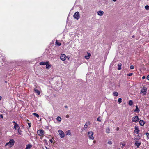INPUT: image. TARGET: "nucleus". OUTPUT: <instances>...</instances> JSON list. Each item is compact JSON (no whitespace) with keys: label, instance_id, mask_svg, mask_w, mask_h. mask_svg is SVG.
<instances>
[{"label":"nucleus","instance_id":"f257e3e1","mask_svg":"<svg viewBox=\"0 0 149 149\" xmlns=\"http://www.w3.org/2000/svg\"><path fill=\"white\" fill-rule=\"evenodd\" d=\"M37 134L38 135L40 136L43 137L44 136V131L42 129H40L37 131ZM42 139V138H40Z\"/></svg>","mask_w":149,"mask_h":149},{"label":"nucleus","instance_id":"f03ea898","mask_svg":"<svg viewBox=\"0 0 149 149\" xmlns=\"http://www.w3.org/2000/svg\"><path fill=\"white\" fill-rule=\"evenodd\" d=\"M15 143V141L14 140L12 139L10 140V141L8 143H7L5 146H8L9 147H10L13 146Z\"/></svg>","mask_w":149,"mask_h":149},{"label":"nucleus","instance_id":"7ed1b4c3","mask_svg":"<svg viewBox=\"0 0 149 149\" xmlns=\"http://www.w3.org/2000/svg\"><path fill=\"white\" fill-rule=\"evenodd\" d=\"M73 17L74 19L77 20H78L80 17L79 12H76L73 15Z\"/></svg>","mask_w":149,"mask_h":149},{"label":"nucleus","instance_id":"20e7f679","mask_svg":"<svg viewBox=\"0 0 149 149\" xmlns=\"http://www.w3.org/2000/svg\"><path fill=\"white\" fill-rule=\"evenodd\" d=\"M93 133L92 131L89 132H88V137L89 139L92 140H93L94 139V137L93 136Z\"/></svg>","mask_w":149,"mask_h":149},{"label":"nucleus","instance_id":"39448f33","mask_svg":"<svg viewBox=\"0 0 149 149\" xmlns=\"http://www.w3.org/2000/svg\"><path fill=\"white\" fill-rule=\"evenodd\" d=\"M60 137L61 138H63L65 136V134L64 132L61 130H59L58 131Z\"/></svg>","mask_w":149,"mask_h":149},{"label":"nucleus","instance_id":"423d86ee","mask_svg":"<svg viewBox=\"0 0 149 149\" xmlns=\"http://www.w3.org/2000/svg\"><path fill=\"white\" fill-rule=\"evenodd\" d=\"M60 58L61 60L64 61L66 60L67 57L65 54H62L61 55Z\"/></svg>","mask_w":149,"mask_h":149},{"label":"nucleus","instance_id":"0eeeda50","mask_svg":"<svg viewBox=\"0 0 149 149\" xmlns=\"http://www.w3.org/2000/svg\"><path fill=\"white\" fill-rule=\"evenodd\" d=\"M147 88L146 87L143 88L141 90V93L143 94V95H145L146 93Z\"/></svg>","mask_w":149,"mask_h":149},{"label":"nucleus","instance_id":"6e6552de","mask_svg":"<svg viewBox=\"0 0 149 149\" xmlns=\"http://www.w3.org/2000/svg\"><path fill=\"white\" fill-rule=\"evenodd\" d=\"M139 118L137 116H136L132 118V121L134 122H137L138 121Z\"/></svg>","mask_w":149,"mask_h":149},{"label":"nucleus","instance_id":"1a4fd4ad","mask_svg":"<svg viewBox=\"0 0 149 149\" xmlns=\"http://www.w3.org/2000/svg\"><path fill=\"white\" fill-rule=\"evenodd\" d=\"M141 142L138 141H136L135 142V145L137 146V148H139V146L141 144Z\"/></svg>","mask_w":149,"mask_h":149},{"label":"nucleus","instance_id":"9d476101","mask_svg":"<svg viewBox=\"0 0 149 149\" xmlns=\"http://www.w3.org/2000/svg\"><path fill=\"white\" fill-rule=\"evenodd\" d=\"M90 124L89 122H86L84 126V128L85 129H87L88 128V126Z\"/></svg>","mask_w":149,"mask_h":149},{"label":"nucleus","instance_id":"9b49d317","mask_svg":"<svg viewBox=\"0 0 149 149\" xmlns=\"http://www.w3.org/2000/svg\"><path fill=\"white\" fill-rule=\"evenodd\" d=\"M134 133L136 134L139 133V130L137 127L135 126V127Z\"/></svg>","mask_w":149,"mask_h":149},{"label":"nucleus","instance_id":"f8f14e48","mask_svg":"<svg viewBox=\"0 0 149 149\" xmlns=\"http://www.w3.org/2000/svg\"><path fill=\"white\" fill-rule=\"evenodd\" d=\"M104 14V12L100 10L97 12V14L100 16H102Z\"/></svg>","mask_w":149,"mask_h":149},{"label":"nucleus","instance_id":"ddd939ff","mask_svg":"<svg viewBox=\"0 0 149 149\" xmlns=\"http://www.w3.org/2000/svg\"><path fill=\"white\" fill-rule=\"evenodd\" d=\"M35 92L37 93L38 95H39L40 94V92L37 89L35 88L34 89Z\"/></svg>","mask_w":149,"mask_h":149},{"label":"nucleus","instance_id":"4468645a","mask_svg":"<svg viewBox=\"0 0 149 149\" xmlns=\"http://www.w3.org/2000/svg\"><path fill=\"white\" fill-rule=\"evenodd\" d=\"M140 135H141V134H139L137 136H136V137H135L134 138V140H136L139 139L141 138V136Z\"/></svg>","mask_w":149,"mask_h":149},{"label":"nucleus","instance_id":"2eb2a0df","mask_svg":"<svg viewBox=\"0 0 149 149\" xmlns=\"http://www.w3.org/2000/svg\"><path fill=\"white\" fill-rule=\"evenodd\" d=\"M49 62L48 61H47L46 65H45L47 69H49L50 67V65L49 64Z\"/></svg>","mask_w":149,"mask_h":149},{"label":"nucleus","instance_id":"dca6fc26","mask_svg":"<svg viewBox=\"0 0 149 149\" xmlns=\"http://www.w3.org/2000/svg\"><path fill=\"white\" fill-rule=\"evenodd\" d=\"M32 146L31 144H28L26 146L25 149H30Z\"/></svg>","mask_w":149,"mask_h":149},{"label":"nucleus","instance_id":"f3484780","mask_svg":"<svg viewBox=\"0 0 149 149\" xmlns=\"http://www.w3.org/2000/svg\"><path fill=\"white\" fill-rule=\"evenodd\" d=\"M134 111L135 112H139L140 111V110L138 108L137 106H136V109L134 110Z\"/></svg>","mask_w":149,"mask_h":149},{"label":"nucleus","instance_id":"a211bd4d","mask_svg":"<svg viewBox=\"0 0 149 149\" xmlns=\"http://www.w3.org/2000/svg\"><path fill=\"white\" fill-rule=\"evenodd\" d=\"M91 56V54L90 53H88V55L85 56V57L86 59H88L90 58V57Z\"/></svg>","mask_w":149,"mask_h":149},{"label":"nucleus","instance_id":"6ab92c4d","mask_svg":"<svg viewBox=\"0 0 149 149\" xmlns=\"http://www.w3.org/2000/svg\"><path fill=\"white\" fill-rule=\"evenodd\" d=\"M139 123L141 125V126H143L145 123L144 122L143 120H140Z\"/></svg>","mask_w":149,"mask_h":149},{"label":"nucleus","instance_id":"aec40b11","mask_svg":"<svg viewBox=\"0 0 149 149\" xmlns=\"http://www.w3.org/2000/svg\"><path fill=\"white\" fill-rule=\"evenodd\" d=\"M19 126L18 124L17 123L15 124H14V128L15 129V130H16L17 128H19Z\"/></svg>","mask_w":149,"mask_h":149},{"label":"nucleus","instance_id":"412c9836","mask_svg":"<svg viewBox=\"0 0 149 149\" xmlns=\"http://www.w3.org/2000/svg\"><path fill=\"white\" fill-rule=\"evenodd\" d=\"M18 132L20 135H21L22 134V131L19 127L18 129Z\"/></svg>","mask_w":149,"mask_h":149},{"label":"nucleus","instance_id":"4be33fe9","mask_svg":"<svg viewBox=\"0 0 149 149\" xmlns=\"http://www.w3.org/2000/svg\"><path fill=\"white\" fill-rule=\"evenodd\" d=\"M56 120L58 122H61V118L60 116H58L56 118Z\"/></svg>","mask_w":149,"mask_h":149},{"label":"nucleus","instance_id":"5701e85b","mask_svg":"<svg viewBox=\"0 0 149 149\" xmlns=\"http://www.w3.org/2000/svg\"><path fill=\"white\" fill-rule=\"evenodd\" d=\"M47 63V62H41L40 63V65H46Z\"/></svg>","mask_w":149,"mask_h":149},{"label":"nucleus","instance_id":"b1692460","mask_svg":"<svg viewBox=\"0 0 149 149\" xmlns=\"http://www.w3.org/2000/svg\"><path fill=\"white\" fill-rule=\"evenodd\" d=\"M113 95L115 96H117L118 95V93L116 92H113Z\"/></svg>","mask_w":149,"mask_h":149},{"label":"nucleus","instance_id":"393cba45","mask_svg":"<svg viewBox=\"0 0 149 149\" xmlns=\"http://www.w3.org/2000/svg\"><path fill=\"white\" fill-rule=\"evenodd\" d=\"M66 135H71V133L70 132V130H69L67 131Z\"/></svg>","mask_w":149,"mask_h":149},{"label":"nucleus","instance_id":"a878e982","mask_svg":"<svg viewBox=\"0 0 149 149\" xmlns=\"http://www.w3.org/2000/svg\"><path fill=\"white\" fill-rule=\"evenodd\" d=\"M133 102L132 100H130L129 101L128 104L130 106H131L133 104Z\"/></svg>","mask_w":149,"mask_h":149},{"label":"nucleus","instance_id":"bb28decb","mask_svg":"<svg viewBox=\"0 0 149 149\" xmlns=\"http://www.w3.org/2000/svg\"><path fill=\"white\" fill-rule=\"evenodd\" d=\"M56 45L58 46H60L61 45V43L59 42L58 41H56Z\"/></svg>","mask_w":149,"mask_h":149},{"label":"nucleus","instance_id":"cd10ccee","mask_svg":"<svg viewBox=\"0 0 149 149\" xmlns=\"http://www.w3.org/2000/svg\"><path fill=\"white\" fill-rule=\"evenodd\" d=\"M110 129L109 128H107L106 129V132L107 133H109L110 132Z\"/></svg>","mask_w":149,"mask_h":149},{"label":"nucleus","instance_id":"c85d7f7f","mask_svg":"<svg viewBox=\"0 0 149 149\" xmlns=\"http://www.w3.org/2000/svg\"><path fill=\"white\" fill-rule=\"evenodd\" d=\"M33 114L37 118H38L39 117V115L38 114H37L36 113H33Z\"/></svg>","mask_w":149,"mask_h":149},{"label":"nucleus","instance_id":"c756f323","mask_svg":"<svg viewBox=\"0 0 149 149\" xmlns=\"http://www.w3.org/2000/svg\"><path fill=\"white\" fill-rule=\"evenodd\" d=\"M145 9L147 10H149V6L146 5L145 6Z\"/></svg>","mask_w":149,"mask_h":149},{"label":"nucleus","instance_id":"7c9ffc66","mask_svg":"<svg viewBox=\"0 0 149 149\" xmlns=\"http://www.w3.org/2000/svg\"><path fill=\"white\" fill-rule=\"evenodd\" d=\"M118 69L120 70L121 69V65L118 64Z\"/></svg>","mask_w":149,"mask_h":149},{"label":"nucleus","instance_id":"2f4dec72","mask_svg":"<svg viewBox=\"0 0 149 149\" xmlns=\"http://www.w3.org/2000/svg\"><path fill=\"white\" fill-rule=\"evenodd\" d=\"M112 143V142L110 140H109L107 142V144H109V145H111Z\"/></svg>","mask_w":149,"mask_h":149},{"label":"nucleus","instance_id":"473e14b6","mask_svg":"<svg viewBox=\"0 0 149 149\" xmlns=\"http://www.w3.org/2000/svg\"><path fill=\"white\" fill-rule=\"evenodd\" d=\"M118 102L119 103H121L122 102V99L121 98H119L118 99Z\"/></svg>","mask_w":149,"mask_h":149},{"label":"nucleus","instance_id":"72a5a7b5","mask_svg":"<svg viewBox=\"0 0 149 149\" xmlns=\"http://www.w3.org/2000/svg\"><path fill=\"white\" fill-rule=\"evenodd\" d=\"M134 66L133 65H131L130 66V68L131 69H133L134 68Z\"/></svg>","mask_w":149,"mask_h":149},{"label":"nucleus","instance_id":"f704fd0d","mask_svg":"<svg viewBox=\"0 0 149 149\" xmlns=\"http://www.w3.org/2000/svg\"><path fill=\"white\" fill-rule=\"evenodd\" d=\"M146 135L147 137L148 138H149V133H146Z\"/></svg>","mask_w":149,"mask_h":149},{"label":"nucleus","instance_id":"c9c22d12","mask_svg":"<svg viewBox=\"0 0 149 149\" xmlns=\"http://www.w3.org/2000/svg\"><path fill=\"white\" fill-rule=\"evenodd\" d=\"M97 120L98 121H99V122H101V120H100V117H99L97 118Z\"/></svg>","mask_w":149,"mask_h":149},{"label":"nucleus","instance_id":"e433bc0d","mask_svg":"<svg viewBox=\"0 0 149 149\" xmlns=\"http://www.w3.org/2000/svg\"><path fill=\"white\" fill-rule=\"evenodd\" d=\"M132 73H129V74H127V75L128 76H132Z\"/></svg>","mask_w":149,"mask_h":149},{"label":"nucleus","instance_id":"4c0bfd02","mask_svg":"<svg viewBox=\"0 0 149 149\" xmlns=\"http://www.w3.org/2000/svg\"><path fill=\"white\" fill-rule=\"evenodd\" d=\"M28 126H29V128L31 126V123H28Z\"/></svg>","mask_w":149,"mask_h":149},{"label":"nucleus","instance_id":"58836bf2","mask_svg":"<svg viewBox=\"0 0 149 149\" xmlns=\"http://www.w3.org/2000/svg\"><path fill=\"white\" fill-rule=\"evenodd\" d=\"M66 57H67V59L68 60H69L70 57L69 56H66Z\"/></svg>","mask_w":149,"mask_h":149},{"label":"nucleus","instance_id":"ea45409f","mask_svg":"<svg viewBox=\"0 0 149 149\" xmlns=\"http://www.w3.org/2000/svg\"><path fill=\"white\" fill-rule=\"evenodd\" d=\"M0 117L2 118H3V116L2 114H1V115H0Z\"/></svg>","mask_w":149,"mask_h":149},{"label":"nucleus","instance_id":"a19ab883","mask_svg":"<svg viewBox=\"0 0 149 149\" xmlns=\"http://www.w3.org/2000/svg\"><path fill=\"white\" fill-rule=\"evenodd\" d=\"M146 79H147L149 80V75H148L146 77Z\"/></svg>","mask_w":149,"mask_h":149},{"label":"nucleus","instance_id":"79ce46f5","mask_svg":"<svg viewBox=\"0 0 149 149\" xmlns=\"http://www.w3.org/2000/svg\"><path fill=\"white\" fill-rule=\"evenodd\" d=\"M69 116L68 115H67L66 116V117L67 118H69Z\"/></svg>","mask_w":149,"mask_h":149},{"label":"nucleus","instance_id":"37998d69","mask_svg":"<svg viewBox=\"0 0 149 149\" xmlns=\"http://www.w3.org/2000/svg\"><path fill=\"white\" fill-rule=\"evenodd\" d=\"M49 141L51 143H52L53 142V140L52 139H50Z\"/></svg>","mask_w":149,"mask_h":149},{"label":"nucleus","instance_id":"c03bdc74","mask_svg":"<svg viewBox=\"0 0 149 149\" xmlns=\"http://www.w3.org/2000/svg\"><path fill=\"white\" fill-rule=\"evenodd\" d=\"M96 143V141L95 140H94L93 141V143Z\"/></svg>","mask_w":149,"mask_h":149},{"label":"nucleus","instance_id":"a18cd8bd","mask_svg":"<svg viewBox=\"0 0 149 149\" xmlns=\"http://www.w3.org/2000/svg\"><path fill=\"white\" fill-rule=\"evenodd\" d=\"M121 145H122V146H121V148H123V147L125 146V145L124 144H121Z\"/></svg>","mask_w":149,"mask_h":149},{"label":"nucleus","instance_id":"49530a36","mask_svg":"<svg viewBox=\"0 0 149 149\" xmlns=\"http://www.w3.org/2000/svg\"><path fill=\"white\" fill-rule=\"evenodd\" d=\"M12 122H13V123H14V124H15L17 123L16 122H15V121H13Z\"/></svg>","mask_w":149,"mask_h":149},{"label":"nucleus","instance_id":"de8ad7c7","mask_svg":"<svg viewBox=\"0 0 149 149\" xmlns=\"http://www.w3.org/2000/svg\"><path fill=\"white\" fill-rule=\"evenodd\" d=\"M119 128L118 127H117V128H116V130H117V131H118V130H119Z\"/></svg>","mask_w":149,"mask_h":149},{"label":"nucleus","instance_id":"09e8293b","mask_svg":"<svg viewBox=\"0 0 149 149\" xmlns=\"http://www.w3.org/2000/svg\"><path fill=\"white\" fill-rule=\"evenodd\" d=\"M145 76H143L142 77V78L143 79H145Z\"/></svg>","mask_w":149,"mask_h":149},{"label":"nucleus","instance_id":"8fccbe9b","mask_svg":"<svg viewBox=\"0 0 149 149\" xmlns=\"http://www.w3.org/2000/svg\"><path fill=\"white\" fill-rule=\"evenodd\" d=\"M64 107L65 108H67L68 107L67 106H64Z\"/></svg>","mask_w":149,"mask_h":149},{"label":"nucleus","instance_id":"3c124183","mask_svg":"<svg viewBox=\"0 0 149 149\" xmlns=\"http://www.w3.org/2000/svg\"><path fill=\"white\" fill-rule=\"evenodd\" d=\"M1 98H2L0 96V100H1Z\"/></svg>","mask_w":149,"mask_h":149},{"label":"nucleus","instance_id":"603ef678","mask_svg":"<svg viewBox=\"0 0 149 149\" xmlns=\"http://www.w3.org/2000/svg\"><path fill=\"white\" fill-rule=\"evenodd\" d=\"M114 2H115L116 1V0H112Z\"/></svg>","mask_w":149,"mask_h":149},{"label":"nucleus","instance_id":"864d4df0","mask_svg":"<svg viewBox=\"0 0 149 149\" xmlns=\"http://www.w3.org/2000/svg\"><path fill=\"white\" fill-rule=\"evenodd\" d=\"M134 36H132V38H134Z\"/></svg>","mask_w":149,"mask_h":149},{"label":"nucleus","instance_id":"5fc2aeb1","mask_svg":"<svg viewBox=\"0 0 149 149\" xmlns=\"http://www.w3.org/2000/svg\"><path fill=\"white\" fill-rule=\"evenodd\" d=\"M118 149H120V148H118Z\"/></svg>","mask_w":149,"mask_h":149}]
</instances>
